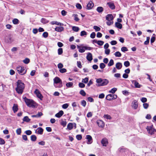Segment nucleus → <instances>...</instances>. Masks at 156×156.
Returning a JSON list of instances; mask_svg holds the SVG:
<instances>
[{"label":"nucleus","instance_id":"obj_47","mask_svg":"<svg viewBox=\"0 0 156 156\" xmlns=\"http://www.w3.org/2000/svg\"><path fill=\"white\" fill-rule=\"evenodd\" d=\"M143 106L144 108L147 109L149 106V104L147 103H144L143 104Z\"/></svg>","mask_w":156,"mask_h":156},{"label":"nucleus","instance_id":"obj_23","mask_svg":"<svg viewBox=\"0 0 156 156\" xmlns=\"http://www.w3.org/2000/svg\"><path fill=\"white\" fill-rule=\"evenodd\" d=\"M104 10L103 8L101 6H99L97 8L96 10L99 13L102 12Z\"/></svg>","mask_w":156,"mask_h":156},{"label":"nucleus","instance_id":"obj_18","mask_svg":"<svg viewBox=\"0 0 156 156\" xmlns=\"http://www.w3.org/2000/svg\"><path fill=\"white\" fill-rule=\"evenodd\" d=\"M122 67V65L121 63L120 62H117L115 65V67L118 69H120Z\"/></svg>","mask_w":156,"mask_h":156},{"label":"nucleus","instance_id":"obj_17","mask_svg":"<svg viewBox=\"0 0 156 156\" xmlns=\"http://www.w3.org/2000/svg\"><path fill=\"white\" fill-rule=\"evenodd\" d=\"M86 138L88 140L87 142V144H90L92 142V138L90 135H87Z\"/></svg>","mask_w":156,"mask_h":156},{"label":"nucleus","instance_id":"obj_48","mask_svg":"<svg viewBox=\"0 0 156 156\" xmlns=\"http://www.w3.org/2000/svg\"><path fill=\"white\" fill-rule=\"evenodd\" d=\"M81 105L84 107H85L86 105V101L84 100H82L81 101Z\"/></svg>","mask_w":156,"mask_h":156},{"label":"nucleus","instance_id":"obj_34","mask_svg":"<svg viewBox=\"0 0 156 156\" xmlns=\"http://www.w3.org/2000/svg\"><path fill=\"white\" fill-rule=\"evenodd\" d=\"M73 85L72 82H68L66 83V86L67 87H72Z\"/></svg>","mask_w":156,"mask_h":156},{"label":"nucleus","instance_id":"obj_22","mask_svg":"<svg viewBox=\"0 0 156 156\" xmlns=\"http://www.w3.org/2000/svg\"><path fill=\"white\" fill-rule=\"evenodd\" d=\"M37 133L38 134H42L43 132V129L41 127H39L37 129Z\"/></svg>","mask_w":156,"mask_h":156},{"label":"nucleus","instance_id":"obj_51","mask_svg":"<svg viewBox=\"0 0 156 156\" xmlns=\"http://www.w3.org/2000/svg\"><path fill=\"white\" fill-rule=\"evenodd\" d=\"M121 50L122 51L124 52L128 51L127 48L126 47H122L121 48Z\"/></svg>","mask_w":156,"mask_h":156},{"label":"nucleus","instance_id":"obj_41","mask_svg":"<svg viewBox=\"0 0 156 156\" xmlns=\"http://www.w3.org/2000/svg\"><path fill=\"white\" fill-rule=\"evenodd\" d=\"M21 133V128L17 129L16 130V133L18 135H20Z\"/></svg>","mask_w":156,"mask_h":156},{"label":"nucleus","instance_id":"obj_63","mask_svg":"<svg viewBox=\"0 0 156 156\" xmlns=\"http://www.w3.org/2000/svg\"><path fill=\"white\" fill-rule=\"evenodd\" d=\"M66 70L65 68L61 69L59 70V71L61 73H64L66 72Z\"/></svg>","mask_w":156,"mask_h":156},{"label":"nucleus","instance_id":"obj_50","mask_svg":"<svg viewBox=\"0 0 156 156\" xmlns=\"http://www.w3.org/2000/svg\"><path fill=\"white\" fill-rule=\"evenodd\" d=\"M149 40H150V37H147V40L146 41H145L144 42V44L145 45L148 44L149 43Z\"/></svg>","mask_w":156,"mask_h":156},{"label":"nucleus","instance_id":"obj_33","mask_svg":"<svg viewBox=\"0 0 156 156\" xmlns=\"http://www.w3.org/2000/svg\"><path fill=\"white\" fill-rule=\"evenodd\" d=\"M73 16L74 17V20L76 21L77 22L79 21V19L78 17V15L77 14H74Z\"/></svg>","mask_w":156,"mask_h":156},{"label":"nucleus","instance_id":"obj_29","mask_svg":"<svg viewBox=\"0 0 156 156\" xmlns=\"http://www.w3.org/2000/svg\"><path fill=\"white\" fill-rule=\"evenodd\" d=\"M72 30L74 31L77 32L79 30L80 28L77 27L73 26L72 27Z\"/></svg>","mask_w":156,"mask_h":156},{"label":"nucleus","instance_id":"obj_28","mask_svg":"<svg viewBox=\"0 0 156 156\" xmlns=\"http://www.w3.org/2000/svg\"><path fill=\"white\" fill-rule=\"evenodd\" d=\"M31 140L32 141H35L37 139V137L35 135H32L30 136Z\"/></svg>","mask_w":156,"mask_h":156},{"label":"nucleus","instance_id":"obj_42","mask_svg":"<svg viewBox=\"0 0 156 156\" xmlns=\"http://www.w3.org/2000/svg\"><path fill=\"white\" fill-rule=\"evenodd\" d=\"M87 34V32H86L84 30H83V31H82L81 32L80 34V35L81 36H83L84 35H86Z\"/></svg>","mask_w":156,"mask_h":156},{"label":"nucleus","instance_id":"obj_9","mask_svg":"<svg viewBox=\"0 0 156 156\" xmlns=\"http://www.w3.org/2000/svg\"><path fill=\"white\" fill-rule=\"evenodd\" d=\"M34 93L36 94L37 96L39 98L41 99L43 97L42 96L41 94L40 93V91L38 89H36L34 91Z\"/></svg>","mask_w":156,"mask_h":156},{"label":"nucleus","instance_id":"obj_60","mask_svg":"<svg viewBox=\"0 0 156 156\" xmlns=\"http://www.w3.org/2000/svg\"><path fill=\"white\" fill-rule=\"evenodd\" d=\"M68 106L69 105L68 104H65L62 105V108L64 109H66L68 107Z\"/></svg>","mask_w":156,"mask_h":156},{"label":"nucleus","instance_id":"obj_6","mask_svg":"<svg viewBox=\"0 0 156 156\" xmlns=\"http://www.w3.org/2000/svg\"><path fill=\"white\" fill-rule=\"evenodd\" d=\"M146 129L148 133L151 135L153 134L154 132L156 131V130L153 127V126H147Z\"/></svg>","mask_w":156,"mask_h":156},{"label":"nucleus","instance_id":"obj_13","mask_svg":"<svg viewBox=\"0 0 156 156\" xmlns=\"http://www.w3.org/2000/svg\"><path fill=\"white\" fill-rule=\"evenodd\" d=\"M97 124L99 127L103 128L105 124L101 120H98Z\"/></svg>","mask_w":156,"mask_h":156},{"label":"nucleus","instance_id":"obj_12","mask_svg":"<svg viewBox=\"0 0 156 156\" xmlns=\"http://www.w3.org/2000/svg\"><path fill=\"white\" fill-rule=\"evenodd\" d=\"M64 30V28L63 27H62L61 26L58 27H56L55 30V31H56L58 32H61L63 31Z\"/></svg>","mask_w":156,"mask_h":156},{"label":"nucleus","instance_id":"obj_39","mask_svg":"<svg viewBox=\"0 0 156 156\" xmlns=\"http://www.w3.org/2000/svg\"><path fill=\"white\" fill-rule=\"evenodd\" d=\"M58 54L59 55H62L63 53V49L62 48H59L58 50Z\"/></svg>","mask_w":156,"mask_h":156},{"label":"nucleus","instance_id":"obj_38","mask_svg":"<svg viewBox=\"0 0 156 156\" xmlns=\"http://www.w3.org/2000/svg\"><path fill=\"white\" fill-rule=\"evenodd\" d=\"M124 65L126 67L129 66L130 65V63L128 61H125L124 62Z\"/></svg>","mask_w":156,"mask_h":156},{"label":"nucleus","instance_id":"obj_49","mask_svg":"<svg viewBox=\"0 0 156 156\" xmlns=\"http://www.w3.org/2000/svg\"><path fill=\"white\" fill-rule=\"evenodd\" d=\"M44 38H47L48 36V33L47 32H44L42 34Z\"/></svg>","mask_w":156,"mask_h":156},{"label":"nucleus","instance_id":"obj_15","mask_svg":"<svg viewBox=\"0 0 156 156\" xmlns=\"http://www.w3.org/2000/svg\"><path fill=\"white\" fill-rule=\"evenodd\" d=\"M94 6V4L93 2L90 1L87 5V9H90Z\"/></svg>","mask_w":156,"mask_h":156},{"label":"nucleus","instance_id":"obj_8","mask_svg":"<svg viewBox=\"0 0 156 156\" xmlns=\"http://www.w3.org/2000/svg\"><path fill=\"white\" fill-rule=\"evenodd\" d=\"M132 107L134 109L137 108L138 107L137 101L136 100H134L132 102Z\"/></svg>","mask_w":156,"mask_h":156},{"label":"nucleus","instance_id":"obj_1","mask_svg":"<svg viewBox=\"0 0 156 156\" xmlns=\"http://www.w3.org/2000/svg\"><path fill=\"white\" fill-rule=\"evenodd\" d=\"M24 88V83L21 80H18L17 82V87L16 88V92L19 94H22Z\"/></svg>","mask_w":156,"mask_h":156},{"label":"nucleus","instance_id":"obj_36","mask_svg":"<svg viewBox=\"0 0 156 156\" xmlns=\"http://www.w3.org/2000/svg\"><path fill=\"white\" fill-rule=\"evenodd\" d=\"M41 22L43 23H46L48 22V21L46 19L42 18L41 20Z\"/></svg>","mask_w":156,"mask_h":156},{"label":"nucleus","instance_id":"obj_32","mask_svg":"<svg viewBox=\"0 0 156 156\" xmlns=\"http://www.w3.org/2000/svg\"><path fill=\"white\" fill-rule=\"evenodd\" d=\"M114 64V62L113 59H111L108 64V66H111L113 65Z\"/></svg>","mask_w":156,"mask_h":156},{"label":"nucleus","instance_id":"obj_14","mask_svg":"<svg viewBox=\"0 0 156 156\" xmlns=\"http://www.w3.org/2000/svg\"><path fill=\"white\" fill-rule=\"evenodd\" d=\"M86 58L89 61H91L93 59L92 55L91 53L88 52L87 53Z\"/></svg>","mask_w":156,"mask_h":156},{"label":"nucleus","instance_id":"obj_43","mask_svg":"<svg viewBox=\"0 0 156 156\" xmlns=\"http://www.w3.org/2000/svg\"><path fill=\"white\" fill-rule=\"evenodd\" d=\"M85 50V48H84V46H83L81 47L80 49L79 50V51L80 53H83L84 52Z\"/></svg>","mask_w":156,"mask_h":156},{"label":"nucleus","instance_id":"obj_7","mask_svg":"<svg viewBox=\"0 0 156 156\" xmlns=\"http://www.w3.org/2000/svg\"><path fill=\"white\" fill-rule=\"evenodd\" d=\"M131 82L132 84L134 85L136 88H140L141 87V85L136 80H131Z\"/></svg>","mask_w":156,"mask_h":156},{"label":"nucleus","instance_id":"obj_3","mask_svg":"<svg viewBox=\"0 0 156 156\" xmlns=\"http://www.w3.org/2000/svg\"><path fill=\"white\" fill-rule=\"evenodd\" d=\"M24 98L25 102L28 107L34 108L37 106L36 103L33 100L27 99L26 97Z\"/></svg>","mask_w":156,"mask_h":156},{"label":"nucleus","instance_id":"obj_64","mask_svg":"<svg viewBox=\"0 0 156 156\" xmlns=\"http://www.w3.org/2000/svg\"><path fill=\"white\" fill-rule=\"evenodd\" d=\"M77 65L78 67L80 68H81L82 67L81 62L80 61L77 62Z\"/></svg>","mask_w":156,"mask_h":156},{"label":"nucleus","instance_id":"obj_40","mask_svg":"<svg viewBox=\"0 0 156 156\" xmlns=\"http://www.w3.org/2000/svg\"><path fill=\"white\" fill-rule=\"evenodd\" d=\"M88 78L87 77H86L84 79H83L82 82L84 83H87L88 81Z\"/></svg>","mask_w":156,"mask_h":156},{"label":"nucleus","instance_id":"obj_5","mask_svg":"<svg viewBox=\"0 0 156 156\" xmlns=\"http://www.w3.org/2000/svg\"><path fill=\"white\" fill-rule=\"evenodd\" d=\"M16 70L18 73L21 75L25 74L27 72V70L23 66H19L16 67Z\"/></svg>","mask_w":156,"mask_h":156},{"label":"nucleus","instance_id":"obj_2","mask_svg":"<svg viewBox=\"0 0 156 156\" xmlns=\"http://www.w3.org/2000/svg\"><path fill=\"white\" fill-rule=\"evenodd\" d=\"M54 86L56 88H61L62 87V82L60 79L56 77L54 79Z\"/></svg>","mask_w":156,"mask_h":156},{"label":"nucleus","instance_id":"obj_55","mask_svg":"<svg viewBox=\"0 0 156 156\" xmlns=\"http://www.w3.org/2000/svg\"><path fill=\"white\" fill-rule=\"evenodd\" d=\"M122 94L125 95H128L129 94V92L127 90H124L122 91Z\"/></svg>","mask_w":156,"mask_h":156},{"label":"nucleus","instance_id":"obj_31","mask_svg":"<svg viewBox=\"0 0 156 156\" xmlns=\"http://www.w3.org/2000/svg\"><path fill=\"white\" fill-rule=\"evenodd\" d=\"M23 120L24 121L28 122L30 121V119L29 118L28 116H26L24 117Z\"/></svg>","mask_w":156,"mask_h":156},{"label":"nucleus","instance_id":"obj_21","mask_svg":"<svg viewBox=\"0 0 156 156\" xmlns=\"http://www.w3.org/2000/svg\"><path fill=\"white\" fill-rule=\"evenodd\" d=\"M12 110L14 113H15L18 110V108L17 105L15 104H14L13 106L12 107Z\"/></svg>","mask_w":156,"mask_h":156},{"label":"nucleus","instance_id":"obj_25","mask_svg":"<svg viewBox=\"0 0 156 156\" xmlns=\"http://www.w3.org/2000/svg\"><path fill=\"white\" fill-rule=\"evenodd\" d=\"M106 98L107 100L110 101L112 100V94H108L106 96Z\"/></svg>","mask_w":156,"mask_h":156},{"label":"nucleus","instance_id":"obj_30","mask_svg":"<svg viewBox=\"0 0 156 156\" xmlns=\"http://www.w3.org/2000/svg\"><path fill=\"white\" fill-rule=\"evenodd\" d=\"M19 20L17 19H14L12 21V23L15 25L19 23Z\"/></svg>","mask_w":156,"mask_h":156},{"label":"nucleus","instance_id":"obj_27","mask_svg":"<svg viewBox=\"0 0 156 156\" xmlns=\"http://www.w3.org/2000/svg\"><path fill=\"white\" fill-rule=\"evenodd\" d=\"M67 128L69 130H70L73 128V125L72 123H69L67 126Z\"/></svg>","mask_w":156,"mask_h":156},{"label":"nucleus","instance_id":"obj_59","mask_svg":"<svg viewBox=\"0 0 156 156\" xmlns=\"http://www.w3.org/2000/svg\"><path fill=\"white\" fill-rule=\"evenodd\" d=\"M88 101L90 102H92L94 101V99L91 97H89L87 98Z\"/></svg>","mask_w":156,"mask_h":156},{"label":"nucleus","instance_id":"obj_37","mask_svg":"<svg viewBox=\"0 0 156 156\" xmlns=\"http://www.w3.org/2000/svg\"><path fill=\"white\" fill-rule=\"evenodd\" d=\"M23 62L25 64H27L30 62V59L28 58H26L23 61Z\"/></svg>","mask_w":156,"mask_h":156},{"label":"nucleus","instance_id":"obj_45","mask_svg":"<svg viewBox=\"0 0 156 156\" xmlns=\"http://www.w3.org/2000/svg\"><path fill=\"white\" fill-rule=\"evenodd\" d=\"M104 117L108 119H111L112 118L111 116L108 115H105L104 116Z\"/></svg>","mask_w":156,"mask_h":156},{"label":"nucleus","instance_id":"obj_61","mask_svg":"<svg viewBox=\"0 0 156 156\" xmlns=\"http://www.w3.org/2000/svg\"><path fill=\"white\" fill-rule=\"evenodd\" d=\"M79 87L81 88H83L85 87V85L83 83H80L79 84Z\"/></svg>","mask_w":156,"mask_h":156},{"label":"nucleus","instance_id":"obj_53","mask_svg":"<svg viewBox=\"0 0 156 156\" xmlns=\"http://www.w3.org/2000/svg\"><path fill=\"white\" fill-rule=\"evenodd\" d=\"M76 7L78 9H82V6L79 3H77L76 5Z\"/></svg>","mask_w":156,"mask_h":156},{"label":"nucleus","instance_id":"obj_58","mask_svg":"<svg viewBox=\"0 0 156 156\" xmlns=\"http://www.w3.org/2000/svg\"><path fill=\"white\" fill-rule=\"evenodd\" d=\"M105 66V65L103 63H101L100 65V67L101 69L104 68Z\"/></svg>","mask_w":156,"mask_h":156},{"label":"nucleus","instance_id":"obj_46","mask_svg":"<svg viewBox=\"0 0 156 156\" xmlns=\"http://www.w3.org/2000/svg\"><path fill=\"white\" fill-rule=\"evenodd\" d=\"M117 90V88H112L110 91H109V92L112 93V94H113Z\"/></svg>","mask_w":156,"mask_h":156},{"label":"nucleus","instance_id":"obj_56","mask_svg":"<svg viewBox=\"0 0 156 156\" xmlns=\"http://www.w3.org/2000/svg\"><path fill=\"white\" fill-rule=\"evenodd\" d=\"M96 34L94 32H93L90 34V37L91 38L93 39L95 38Z\"/></svg>","mask_w":156,"mask_h":156},{"label":"nucleus","instance_id":"obj_10","mask_svg":"<svg viewBox=\"0 0 156 156\" xmlns=\"http://www.w3.org/2000/svg\"><path fill=\"white\" fill-rule=\"evenodd\" d=\"M113 17L111 14H108L106 15V20L108 21H112L113 19Z\"/></svg>","mask_w":156,"mask_h":156},{"label":"nucleus","instance_id":"obj_54","mask_svg":"<svg viewBox=\"0 0 156 156\" xmlns=\"http://www.w3.org/2000/svg\"><path fill=\"white\" fill-rule=\"evenodd\" d=\"M25 133L28 135H30L32 134V132L30 130H27L25 131Z\"/></svg>","mask_w":156,"mask_h":156},{"label":"nucleus","instance_id":"obj_16","mask_svg":"<svg viewBox=\"0 0 156 156\" xmlns=\"http://www.w3.org/2000/svg\"><path fill=\"white\" fill-rule=\"evenodd\" d=\"M51 24L52 25H56L58 26H63V23L58 22L57 21H53L51 22Z\"/></svg>","mask_w":156,"mask_h":156},{"label":"nucleus","instance_id":"obj_11","mask_svg":"<svg viewBox=\"0 0 156 156\" xmlns=\"http://www.w3.org/2000/svg\"><path fill=\"white\" fill-rule=\"evenodd\" d=\"M101 143L103 146H106L108 143V140L106 138L103 139L101 141Z\"/></svg>","mask_w":156,"mask_h":156},{"label":"nucleus","instance_id":"obj_19","mask_svg":"<svg viewBox=\"0 0 156 156\" xmlns=\"http://www.w3.org/2000/svg\"><path fill=\"white\" fill-rule=\"evenodd\" d=\"M64 113L61 110L58 113L56 114L55 116L57 118H60L63 115Z\"/></svg>","mask_w":156,"mask_h":156},{"label":"nucleus","instance_id":"obj_52","mask_svg":"<svg viewBox=\"0 0 156 156\" xmlns=\"http://www.w3.org/2000/svg\"><path fill=\"white\" fill-rule=\"evenodd\" d=\"M104 43V42L102 41H98L97 44L99 45L102 46Z\"/></svg>","mask_w":156,"mask_h":156},{"label":"nucleus","instance_id":"obj_4","mask_svg":"<svg viewBox=\"0 0 156 156\" xmlns=\"http://www.w3.org/2000/svg\"><path fill=\"white\" fill-rule=\"evenodd\" d=\"M108 81L106 79L99 78L96 80V82L98 83L97 86H104L106 85L108 83Z\"/></svg>","mask_w":156,"mask_h":156},{"label":"nucleus","instance_id":"obj_44","mask_svg":"<svg viewBox=\"0 0 156 156\" xmlns=\"http://www.w3.org/2000/svg\"><path fill=\"white\" fill-rule=\"evenodd\" d=\"M80 94L83 96H85L86 95V93L83 90H81L80 91Z\"/></svg>","mask_w":156,"mask_h":156},{"label":"nucleus","instance_id":"obj_35","mask_svg":"<svg viewBox=\"0 0 156 156\" xmlns=\"http://www.w3.org/2000/svg\"><path fill=\"white\" fill-rule=\"evenodd\" d=\"M93 28L96 31H100L101 30L100 27L96 26H94L93 27Z\"/></svg>","mask_w":156,"mask_h":156},{"label":"nucleus","instance_id":"obj_24","mask_svg":"<svg viewBox=\"0 0 156 156\" xmlns=\"http://www.w3.org/2000/svg\"><path fill=\"white\" fill-rule=\"evenodd\" d=\"M115 26L116 27L119 29H121L122 27V24L118 22L115 23Z\"/></svg>","mask_w":156,"mask_h":156},{"label":"nucleus","instance_id":"obj_26","mask_svg":"<svg viewBox=\"0 0 156 156\" xmlns=\"http://www.w3.org/2000/svg\"><path fill=\"white\" fill-rule=\"evenodd\" d=\"M114 55L116 57H120L121 56L122 54L119 51H116L114 53Z\"/></svg>","mask_w":156,"mask_h":156},{"label":"nucleus","instance_id":"obj_57","mask_svg":"<svg viewBox=\"0 0 156 156\" xmlns=\"http://www.w3.org/2000/svg\"><path fill=\"white\" fill-rule=\"evenodd\" d=\"M5 140L2 138L0 137V144H5Z\"/></svg>","mask_w":156,"mask_h":156},{"label":"nucleus","instance_id":"obj_62","mask_svg":"<svg viewBox=\"0 0 156 156\" xmlns=\"http://www.w3.org/2000/svg\"><path fill=\"white\" fill-rule=\"evenodd\" d=\"M110 50L109 49H106L105 51V53L107 55H108L110 53Z\"/></svg>","mask_w":156,"mask_h":156},{"label":"nucleus","instance_id":"obj_20","mask_svg":"<svg viewBox=\"0 0 156 156\" xmlns=\"http://www.w3.org/2000/svg\"><path fill=\"white\" fill-rule=\"evenodd\" d=\"M107 4L109 7L112 9H114L115 8V6L114 4L112 2H108Z\"/></svg>","mask_w":156,"mask_h":156}]
</instances>
